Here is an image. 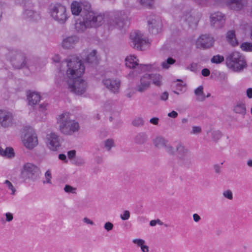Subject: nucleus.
Wrapping results in <instances>:
<instances>
[{
  "label": "nucleus",
  "mask_w": 252,
  "mask_h": 252,
  "mask_svg": "<svg viewBox=\"0 0 252 252\" xmlns=\"http://www.w3.org/2000/svg\"><path fill=\"white\" fill-rule=\"evenodd\" d=\"M83 15L82 20L78 19L74 24V28L78 33L84 32L89 28H96L100 26L104 22L110 29L123 28L127 23V16L124 12L117 11L105 14L94 12L92 10L91 5L86 4Z\"/></svg>",
  "instance_id": "f257e3e1"
},
{
  "label": "nucleus",
  "mask_w": 252,
  "mask_h": 252,
  "mask_svg": "<svg viewBox=\"0 0 252 252\" xmlns=\"http://www.w3.org/2000/svg\"><path fill=\"white\" fill-rule=\"evenodd\" d=\"M67 63L66 82L71 92L81 95L85 92L86 82L81 76L84 72L85 66L80 60L74 58L65 61Z\"/></svg>",
  "instance_id": "f03ea898"
},
{
  "label": "nucleus",
  "mask_w": 252,
  "mask_h": 252,
  "mask_svg": "<svg viewBox=\"0 0 252 252\" xmlns=\"http://www.w3.org/2000/svg\"><path fill=\"white\" fill-rule=\"evenodd\" d=\"M59 125V129L61 133L66 135H71L78 131L80 128L77 122L71 120L69 114L66 113H63L59 116L57 120Z\"/></svg>",
  "instance_id": "7ed1b4c3"
},
{
  "label": "nucleus",
  "mask_w": 252,
  "mask_h": 252,
  "mask_svg": "<svg viewBox=\"0 0 252 252\" xmlns=\"http://www.w3.org/2000/svg\"><path fill=\"white\" fill-rule=\"evenodd\" d=\"M6 58L15 68L29 67L27 65V60L25 54L20 50L17 49L9 50L6 54Z\"/></svg>",
  "instance_id": "20e7f679"
},
{
  "label": "nucleus",
  "mask_w": 252,
  "mask_h": 252,
  "mask_svg": "<svg viewBox=\"0 0 252 252\" xmlns=\"http://www.w3.org/2000/svg\"><path fill=\"white\" fill-rule=\"evenodd\" d=\"M49 13L51 17L61 24H64L69 18L66 7L60 3L50 5Z\"/></svg>",
  "instance_id": "39448f33"
},
{
  "label": "nucleus",
  "mask_w": 252,
  "mask_h": 252,
  "mask_svg": "<svg viewBox=\"0 0 252 252\" xmlns=\"http://www.w3.org/2000/svg\"><path fill=\"white\" fill-rule=\"evenodd\" d=\"M177 156L179 163L189 167L191 164L192 156L189 150L182 144L178 143L176 147Z\"/></svg>",
  "instance_id": "423d86ee"
},
{
  "label": "nucleus",
  "mask_w": 252,
  "mask_h": 252,
  "mask_svg": "<svg viewBox=\"0 0 252 252\" xmlns=\"http://www.w3.org/2000/svg\"><path fill=\"white\" fill-rule=\"evenodd\" d=\"M138 60L134 56H129L125 59L126 66L129 68H133L136 73H140L143 71L150 70L151 64H139Z\"/></svg>",
  "instance_id": "0eeeda50"
},
{
  "label": "nucleus",
  "mask_w": 252,
  "mask_h": 252,
  "mask_svg": "<svg viewBox=\"0 0 252 252\" xmlns=\"http://www.w3.org/2000/svg\"><path fill=\"white\" fill-rule=\"evenodd\" d=\"M130 39L133 48L139 50H144L145 46L148 43L147 37L139 31L131 32L130 34Z\"/></svg>",
  "instance_id": "6e6552de"
},
{
  "label": "nucleus",
  "mask_w": 252,
  "mask_h": 252,
  "mask_svg": "<svg viewBox=\"0 0 252 252\" xmlns=\"http://www.w3.org/2000/svg\"><path fill=\"white\" fill-rule=\"evenodd\" d=\"M197 4L204 6L214 4L220 6L226 5L229 8L235 10L236 8V0H193Z\"/></svg>",
  "instance_id": "1a4fd4ad"
},
{
  "label": "nucleus",
  "mask_w": 252,
  "mask_h": 252,
  "mask_svg": "<svg viewBox=\"0 0 252 252\" xmlns=\"http://www.w3.org/2000/svg\"><path fill=\"white\" fill-rule=\"evenodd\" d=\"M214 39L209 34H202L200 35L195 42L197 48L206 49L213 46Z\"/></svg>",
  "instance_id": "9d476101"
},
{
  "label": "nucleus",
  "mask_w": 252,
  "mask_h": 252,
  "mask_svg": "<svg viewBox=\"0 0 252 252\" xmlns=\"http://www.w3.org/2000/svg\"><path fill=\"white\" fill-rule=\"evenodd\" d=\"M23 143L24 146L29 149H32L38 144L36 134L31 129L23 137Z\"/></svg>",
  "instance_id": "9b49d317"
},
{
  "label": "nucleus",
  "mask_w": 252,
  "mask_h": 252,
  "mask_svg": "<svg viewBox=\"0 0 252 252\" xmlns=\"http://www.w3.org/2000/svg\"><path fill=\"white\" fill-rule=\"evenodd\" d=\"M39 168L31 163H26L23 168L22 174L27 178L34 180L38 176Z\"/></svg>",
  "instance_id": "f8f14e48"
},
{
  "label": "nucleus",
  "mask_w": 252,
  "mask_h": 252,
  "mask_svg": "<svg viewBox=\"0 0 252 252\" xmlns=\"http://www.w3.org/2000/svg\"><path fill=\"white\" fill-rule=\"evenodd\" d=\"M211 25L215 28H221L225 23V15L220 12L212 13L210 17Z\"/></svg>",
  "instance_id": "ddd939ff"
},
{
  "label": "nucleus",
  "mask_w": 252,
  "mask_h": 252,
  "mask_svg": "<svg viewBox=\"0 0 252 252\" xmlns=\"http://www.w3.org/2000/svg\"><path fill=\"white\" fill-rule=\"evenodd\" d=\"M32 4L30 0L25 2L24 4V15L27 18H30L33 20H36L39 18V14L34 11L32 7Z\"/></svg>",
  "instance_id": "4468645a"
},
{
  "label": "nucleus",
  "mask_w": 252,
  "mask_h": 252,
  "mask_svg": "<svg viewBox=\"0 0 252 252\" xmlns=\"http://www.w3.org/2000/svg\"><path fill=\"white\" fill-rule=\"evenodd\" d=\"M150 85V77L149 74H145L142 76L139 82L136 84L135 89L140 93L147 90Z\"/></svg>",
  "instance_id": "2eb2a0df"
},
{
  "label": "nucleus",
  "mask_w": 252,
  "mask_h": 252,
  "mask_svg": "<svg viewBox=\"0 0 252 252\" xmlns=\"http://www.w3.org/2000/svg\"><path fill=\"white\" fill-rule=\"evenodd\" d=\"M149 32L154 34L159 32L161 29V23L159 18H152L148 21Z\"/></svg>",
  "instance_id": "dca6fc26"
},
{
  "label": "nucleus",
  "mask_w": 252,
  "mask_h": 252,
  "mask_svg": "<svg viewBox=\"0 0 252 252\" xmlns=\"http://www.w3.org/2000/svg\"><path fill=\"white\" fill-rule=\"evenodd\" d=\"M47 140L48 146L51 150H57V148L60 146L59 136L55 133L48 134Z\"/></svg>",
  "instance_id": "f3484780"
},
{
  "label": "nucleus",
  "mask_w": 252,
  "mask_h": 252,
  "mask_svg": "<svg viewBox=\"0 0 252 252\" xmlns=\"http://www.w3.org/2000/svg\"><path fill=\"white\" fill-rule=\"evenodd\" d=\"M12 114L5 110H0V123L3 127L9 126L12 123Z\"/></svg>",
  "instance_id": "a211bd4d"
},
{
  "label": "nucleus",
  "mask_w": 252,
  "mask_h": 252,
  "mask_svg": "<svg viewBox=\"0 0 252 252\" xmlns=\"http://www.w3.org/2000/svg\"><path fill=\"white\" fill-rule=\"evenodd\" d=\"M103 83L104 85L112 92L114 93L118 92L120 86V80L105 79L103 80Z\"/></svg>",
  "instance_id": "6ab92c4d"
},
{
  "label": "nucleus",
  "mask_w": 252,
  "mask_h": 252,
  "mask_svg": "<svg viewBox=\"0 0 252 252\" xmlns=\"http://www.w3.org/2000/svg\"><path fill=\"white\" fill-rule=\"evenodd\" d=\"M86 4H89L91 5V4L88 2L79 3L76 1H73L71 4L72 14L75 15H78L79 14H81V15H83V11L85 10V6Z\"/></svg>",
  "instance_id": "aec40b11"
},
{
  "label": "nucleus",
  "mask_w": 252,
  "mask_h": 252,
  "mask_svg": "<svg viewBox=\"0 0 252 252\" xmlns=\"http://www.w3.org/2000/svg\"><path fill=\"white\" fill-rule=\"evenodd\" d=\"M79 38L76 35H71L63 39L62 41V46L65 49H71L79 42Z\"/></svg>",
  "instance_id": "412c9836"
},
{
  "label": "nucleus",
  "mask_w": 252,
  "mask_h": 252,
  "mask_svg": "<svg viewBox=\"0 0 252 252\" xmlns=\"http://www.w3.org/2000/svg\"><path fill=\"white\" fill-rule=\"evenodd\" d=\"M226 64L228 67L234 71H236V52L233 51L228 54L226 58Z\"/></svg>",
  "instance_id": "4be33fe9"
},
{
  "label": "nucleus",
  "mask_w": 252,
  "mask_h": 252,
  "mask_svg": "<svg viewBox=\"0 0 252 252\" xmlns=\"http://www.w3.org/2000/svg\"><path fill=\"white\" fill-rule=\"evenodd\" d=\"M85 61L86 64H90L92 66H94L98 63V60L96 56V51L93 50L87 55Z\"/></svg>",
  "instance_id": "5701e85b"
},
{
  "label": "nucleus",
  "mask_w": 252,
  "mask_h": 252,
  "mask_svg": "<svg viewBox=\"0 0 252 252\" xmlns=\"http://www.w3.org/2000/svg\"><path fill=\"white\" fill-rule=\"evenodd\" d=\"M27 99L29 104L31 105H35L40 99V95L35 92L28 91L27 92Z\"/></svg>",
  "instance_id": "b1692460"
},
{
  "label": "nucleus",
  "mask_w": 252,
  "mask_h": 252,
  "mask_svg": "<svg viewBox=\"0 0 252 252\" xmlns=\"http://www.w3.org/2000/svg\"><path fill=\"white\" fill-rule=\"evenodd\" d=\"M247 66L245 57L237 52V71H242Z\"/></svg>",
  "instance_id": "393cba45"
},
{
  "label": "nucleus",
  "mask_w": 252,
  "mask_h": 252,
  "mask_svg": "<svg viewBox=\"0 0 252 252\" xmlns=\"http://www.w3.org/2000/svg\"><path fill=\"white\" fill-rule=\"evenodd\" d=\"M0 155L7 158H11L14 157L15 153L12 147H8L3 150L0 147Z\"/></svg>",
  "instance_id": "a878e982"
},
{
  "label": "nucleus",
  "mask_w": 252,
  "mask_h": 252,
  "mask_svg": "<svg viewBox=\"0 0 252 252\" xmlns=\"http://www.w3.org/2000/svg\"><path fill=\"white\" fill-rule=\"evenodd\" d=\"M148 136L145 132H140L134 137V142L138 144H143L147 140Z\"/></svg>",
  "instance_id": "bb28decb"
},
{
  "label": "nucleus",
  "mask_w": 252,
  "mask_h": 252,
  "mask_svg": "<svg viewBox=\"0 0 252 252\" xmlns=\"http://www.w3.org/2000/svg\"><path fill=\"white\" fill-rule=\"evenodd\" d=\"M227 41L233 46L236 45V38L235 31H228L226 34Z\"/></svg>",
  "instance_id": "cd10ccee"
},
{
  "label": "nucleus",
  "mask_w": 252,
  "mask_h": 252,
  "mask_svg": "<svg viewBox=\"0 0 252 252\" xmlns=\"http://www.w3.org/2000/svg\"><path fill=\"white\" fill-rule=\"evenodd\" d=\"M150 82L152 80L153 83L157 86L162 85V76L159 74H149Z\"/></svg>",
  "instance_id": "c85d7f7f"
},
{
  "label": "nucleus",
  "mask_w": 252,
  "mask_h": 252,
  "mask_svg": "<svg viewBox=\"0 0 252 252\" xmlns=\"http://www.w3.org/2000/svg\"><path fill=\"white\" fill-rule=\"evenodd\" d=\"M194 94L198 96L197 99L199 101H203L205 99V96L203 93V87L202 86H199L194 90Z\"/></svg>",
  "instance_id": "c756f323"
},
{
  "label": "nucleus",
  "mask_w": 252,
  "mask_h": 252,
  "mask_svg": "<svg viewBox=\"0 0 252 252\" xmlns=\"http://www.w3.org/2000/svg\"><path fill=\"white\" fill-rule=\"evenodd\" d=\"M166 143V140L161 136L157 137L154 140L155 145L158 148L163 147L165 146Z\"/></svg>",
  "instance_id": "7c9ffc66"
},
{
  "label": "nucleus",
  "mask_w": 252,
  "mask_h": 252,
  "mask_svg": "<svg viewBox=\"0 0 252 252\" xmlns=\"http://www.w3.org/2000/svg\"><path fill=\"white\" fill-rule=\"evenodd\" d=\"M145 121L142 117H136L132 121V125L136 127H141L144 126Z\"/></svg>",
  "instance_id": "2f4dec72"
},
{
  "label": "nucleus",
  "mask_w": 252,
  "mask_h": 252,
  "mask_svg": "<svg viewBox=\"0 0 252 252\" xmlns=\"http://www.w3.org/2000/svg\"><path fill=\"white\" fill-rule=\"evenodd\" d=\"M175 62L176 61L175 59L170 57L168 58L166 61L162 63L161 66L164 69H168L170 67V65L174 64Z\"/></svg>",
  "instance_id": "473e14b6"
},
{
  "label": "nucleus",
  "mask_w": 252,
  "mask_h": 252,
  "mask_svg": "<svg viewBox=\"0 0 252 252\" xmlns=\"http://www.w3.org/2000/svg\"><path fill=\"white\" fill-rule=\"evenodd\" d=\"M179 14V17H181V19H183L185 21H189V18H191L189 13L186 11L185 8H184Z\"/></svg>",
  "instance_id": "72a5a7b5"
},
{
  "label": "nucleus",
  "mask_w": 252,
  "mask_h": 252,
  "mask_svg": "<svg viewBox=\"0 0 252 252\" xmlns=\"http://www.w3.org/2000/svg\"><path fill=\"white\" fill-rule=\"evenodd\" d=\"M242 50L245 52H252V43L250 42H244L240 45Z\"/></svg>",
  "instance_id": "f704fd0d"
},
{
  "label": "nucleus",
  "mask_w": 252,
  "mask_h": 252,
  "mask_svg": "<svg viewBox=\"0 0 252 252\" xmlns=\"http://www.w3.org/2000/svg\"><path fill=\"white\" fill-rule=\"evenodd\" d=\"M224 61V57L222 56L217 55L214 56L211 59L212 63L219 64L222 63Z\"/></svg>",
  "instance_id": "c9c22d12"
},
{
  "label": "nucleus",
  "mask_w": 252,
  "mask_h": 252,
  "mask_svg": "<svg viewBox=\"0 0 252 252\" xmlns=\"http://www.w3.org/2000/svg\"><path fill=\"white\" fill-rule=\"evenodd\" d=\"M63 189L64 191L67 193H71L72 194L76 193V188H74L68 185H65Z\"/></svg>",
  "instance_id": "e433bc0d"
},
{
  "label": "nucleus",
  "mask_w": 252,
  "mask_h": 252,
  "mask_svg": "<svg viewBox=\"0 0 252 252\" xmlns=\"http://www.w3.org/2000/svg\"><path fill=\"white\" fill-rule=\"evenodd\" d=\"M45 178L46 179V181H43V183H47L51 184L52 183L51 178V171L50 169H48L45 173Z\"/></svg>",
  "instance_id": "4c0bfd02"
},
{
  "label": "nucleus",
  "mask_w": 252,
  "mask_h": 252,
  "mask_svg": "<svg viewBox=\"0 0 252 252\" xmlns=\"http://www.w3.org/2000/svg\"><path fill=\"white\" fill-rule=\"evenodd\" d=\"M133 243L136 245L138 247H140V249L144 245L146 244L145 240L141 239H135L132 240Z\"/></svg>",
  "instance_id": "58836bf2"
},
{
  "label": "nucleus",
  "mask_w": 252,
  "mask_h": 252,
  "mask_svg": "<svg viewBox=\"0 0 252 252\" xmlns=\"http://www.w3.org/2000/svg\"><path fill=\"white\" fill-rule=\"evenodd\" d=\"M4 184H6L8 189L11 191V194L15 195L16 189L12 185V183L8 180H5Z\"/></svg>",
  "instance_id": "ea45409f"
},
{
  "label": "nucleus",
  "mask_w": 252,
  "mask_h": 252,
  "mask_svg": "<svg viewBox=\"0 0 252 252\" xmlns=\"http://www.w3.org/2000/svg\"><path fill=\"white\" fill-rule=\"evenodd\" d=\"M246 113V108L245 105L244 104H237V113L245 115Z\"/></svg>",
  "instance_id": "a19ab883"
},
{
  "label": "nucleus",
  "mask_w": 252,
  "mask_h": 252,
  "mask_svg": "<svg viewBox=\"0 0 252 252\" xmlns=\"http://www.w3.org/2000/svg\"><path fill=\"white\" fill-rule=\"evenodd\" d=\"M237 10L241 9L247 5V0H237Z\"/></svg>",
  "instance_id": "79ce46f5"
},
{
  "label": "nucleus",
  "mask_w": 252,
  "mask_h": 252,
  "mask_svg": "<svg viewBox=\"0 0 252 252\" xmlns=\"http://www.w3.org/2000/svg\"><path fill=\"white\" fill-rule=\"evenodd\" d=\"M141 5L151 7L154 4V0H140Z\"/></svg>",
  "instance_id": "37998d69"
},
{
  "label": "nucleus",
  "mask_w": 252,
  "mask_h": 252,
  "mask_svg": "<svg viewBox=\"0 0 252 252\" xmlns=\"http://www.w3.org/2000/svg\"><path fill=\"white\" fill-rule=\"evenodd\" d=\"M202 129L200 126H193L192 127V130L190 132L191 134H197L201 133Z\"/></svg>",
  "instance_id": "c03bdc74"
},
{
  "label": "nucleus",
  "mask_w": 252,
  "mask_h": 252,
  "mask_svg": "<svg viewBox=\"0 0 252 252\" xmlns=\"http://www.w3.org/2000/svg\"><path fill=\"white\" fill-rule=\"evenodd\" d=\"M114 146V141L112 139H108L105 141V147L110 150Z\"/></svg>",
  "instance_id": "a18cd8bd"
},
{
  "label": "nucleus",
  "mask_w": 252,
  "mask_h": 252,
  "mask_svg": "<svg viewBox=\"0 0 252 252\" xmlns=\"http://www.w3.org/2000/svg\"><path fill=\"white\" fill-rule=\"evenodd\" d=\"M223 195L224 197L229 200H232L233 199L232 192L230 190H227L223 191Z\"/></svg>",
  "instance_id": "49530a36"
},
{
  "label": "nucleus",
  "mask_w": 252,
  "mask_h": 252,
  "mask_svg": "<svg viewBox=\"0 0 252 252\" xmlns=\"http://www.w3.org/2000/svg\"><path fill=\"white\" fill-rule=\"evenodd\" d=\"M130 217V212L127 210H125L123 214L120 215L121 219L123 220H127Z\"/></svg>",
  "instance_id": "de8ad7c7"
},
{
  "label": "nucleus",
  "mask_w": 252,
  "mask_h": 252,
  "mask_svg": "<svg viewBox=\"0 0 252 252\" xmlns=\"http://www.w3.org/2000/svg\"><path fill=\"white\" fill-rule=\"evenodd\" d=\"M212 137L215 140L219 139L221 137V133L219 130L214 131L212 132Z\"/></svg>",
  "instance_id": "09e8293b"
},
{
  "label": "nucleus",
  "mask_w": 252,
  "mask_h": 252,
  "mask_svg": "<svg viewBox=\"0 0 252 252\" xmlns=\"http://www.w3.org/2000/svg\"><path fill=\"white\" fill-rule=\"evenodd\" d=\"M163 147L165 148L166 151L170 155H173L174 154V150L172 146L170 145H166L165 144V146H164Z\"/></svg>",
  "instance_id": "8fccbe9b"
},
{
  "label": "nucleus",
  "mask_w": 252,
  "mask_h": 252,
  "mask_svg": "<svg viewBox=\"0 0 252 252\" xmlns=\"http://www.w3.org/2000/svg\"><path fill=\"white\" fill-rule=\"evenodd\" d=\"M113 224H112V223L110 222H106L104 225V229L106 230L107 231L111 230L113 229Z\"/></svg>",
  "instance_id": "3c124183"
},
{
  "label": "nucleus",
  "mask_w": 252,
  "mask_h": 252,
  "mask_svg": "<svg viewBox=\"0 0 252 252\" xmlns=\"http://www.w3.org/2000/svg\"><path fill=\"white\" fill-rule=\"evenodd\" d=\"M5 216L6 217V221L7 222H10L13 219V214L10 212L5 213Z\"/></svg>",
  "instance_id": "603ef678"
},
{
  "label": "nucleus",
  "mask_w": 252,
  "mask_h": 252,
  "mask_svg": "<svg viewBox=\"0 0 252 252\" xmlns=\"http://www.w3.org/2000/svg\"><path fill=\"white\" fill-rule=\"evenodd\" d=\"M169 94L167 92H164L160 96V99L161 100L166 101L168 98Z\"/></svg>",
  "instance_id": "864d4df0"
},
{
  "label": "nucleus",
  "mask_w": 252,
  "mask_h": 252,
  "mask_svg": "<svg viewBox=\"0 0 252 252\" xmlns=\"http://www.w3.org/2000/svg\"><path fill=\"white\" fill-rule=\"evenodd\" d=\"M201 74L203 76L207 77L210 75V71L207 68H204L201 70Z\"/></svg>",
  "instance_id": "5fc2aeb1"
},
{
  "label": "nucleus",
  "mask_w": 252,
  "mask_h": 252,
  "mask_svg": "<svg viewBox=\"0 0 252 252\" xmlns=\"http://www.w3.org/2000/svg\"><path fill=\"white\" fill-rule=\"evenodd\" d=\"M76 154V151L75 150H71L67 152V156L69 158L71 159L73 158Z\"/></svg>",
  "instance_id": "6e6d98bb"
},
{
  "label": "nucleus",
  "mask_w": 252,
  "mask_h": 252,
  "mask_svg": "<svg viewBox=\"0 0 252 252\" xmlns=\"http://www.w3.org/2000/svg\"><path fill=\"white\" fill-rule=\"evenodd\" d=\"M159 119L157 117H154L152 119H151L149 121L150 123L155 125H158V124Z\"/></svg>",
  "instance_id": "4d7b16f0"
},
{
  "label": "nucleus",
  "mask_w": 252,
  "mask_h": 252,
  "mask_svg": "<svg viewBox=\"0 0 252 252\" xmlns=\"http://www.w3.org/2000/svg\"><path fill=\"white\" fill-rule=\"evenodd\" d=\"M178 113L175 111H172L167 114L169 117L176 118L178 116Z\"/></svg>",
  "instance_id": "13d9d810"
},
{
  "label": "nucleus",
  "mask_w": 252,
  "mask_h": 252,
  "mask_svg": "<svg viewBox=\"0 0 252 252\" xmlns=\"http://www.w3.org/2000/svg\"><path fill=\"white\" fill-rule=\"evenodd\" d=\"M83 221L84 222L88 224H91L92 225L94 224V222L87 217H85L83 219Z\"/></svg>",
  "instance_id": "bf43d9fd"
},
{
  "label": "nucleus",
  "mask_w": 252,
  "mask_h": 252,
  "mask_svg": "<svg viewBox=\"0 0 252 252\" xmlns=\"http://www.w3.org/2000/svg\"><path fill=\"white\" fill-rule=\"evenodd\" d=\"M193 219L195 222H198L200 220V217L197 214H194L193 215Z\"/></svg>",
  "instance_id": "052dcab7"
},
{
  "label": "nucleus",
  "mask_w": 252,
  "mask_h": 252,
  "mask_svg": "<svg viewBox=\"0 0 252 252\" xmlns=\"http://www.w3.org/2000/svg\"><path fill=\"white\" fill-rule=\"evenodd\" d=\"M214 169L215 171V172L217 174H219L220 173L221 169L220 166L219 165H215L214 166Z\"/></svg>",
  "instance_id": "680f3d73"
},
{
  "label": "nucleus",
  "mask_w": 252,
  "mask_h": 252,
  "mask_svg": "<svg viewBox=\"0 0 252 252\" xmlns=\"http://www.w3.org/2000/svg\"><path fill=\"white\" fill-rule=\"evenodd\" d=\"M247 95L249 98H252V88H249L246 91Z\"/></svg>",
  "instance_id": "e2e57ef3"
},
{
  "label": "nucleus",
  "mask_w": 252,
  "mask_h": 252,
  "mask_svg": "<svg viewBox=\"0 0 252 252\" xmlns=\"http://www.w3.org/2000/svg\"><path fill=\"white\" fill-rule=\"evenodd\" d=\"M60 57L58 55H55L53 58L52 60L55 63H59L60 61Z\"/></svg>",
  "instance_id": "0e129e2a"
},
{
  "label": "nucleus",
  "mask_w": 252,
  "mask_h": 252,
  "mask_svg": "<svg viewBox=\"0 0 252 252\" xmlns=\"http://www.w3.org/2000/svg\"><path fill=\"white\" fill-rule=\"evenodd\" d=\"M141 250L142 252H149V247L145 244L143 247H142Z\"/></svg>",
  "instance_id": "69168bd1"
},
{
  "label": "nucleus",
  "mask_w": 252,
  "mask_h": 252,
  "mask_svg": "<svg viewBox=\"0 0 252 252\" xmlns=\"http://www.w3.org/2000/svg\"><path fill=\"white\" fill-rule=\"evenodd\" d=\"M59 158L60 159L63 161H65L66 159V157L64 154H61L59 155Z\"/></svg>",
  "instance_id": "338daca9"
},
{
  "label": "nucleus",
  "mask_w": 252,
  "mask_h": 252,
  "mask_svg": "<svg viewBox=\"0 0 252 252\" xmlns=\"http://www.w3.org/2000/svg\"><path fill=\"white\" fill-rule=\"evenodd\" d=\"M47 104H41L39 106L40 111H43L46 109Z\"/></svg>",
  "instance_id": "774afa93"
}]
</instances>
